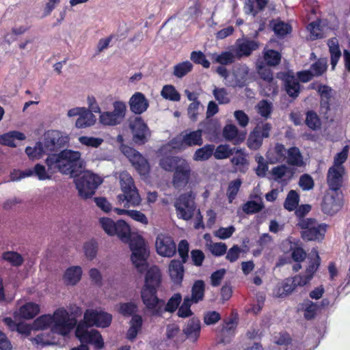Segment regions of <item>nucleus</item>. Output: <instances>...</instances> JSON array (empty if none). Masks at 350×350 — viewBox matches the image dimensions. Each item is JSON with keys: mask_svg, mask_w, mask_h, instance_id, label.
<instances>
[{"mask_svg": "<svg viewBox=\"0 0 350 350\" xmlns=\"http://www.w3.org/2000/svg\"><path fill=\"white\" fill-rule=\"evenodd\" d=\"M99 223L103 230L109 235L116 234L123 242L129 243L132 251L131 260L139 272L147 268V258L149 251L144 239L137 234H131L129 226L124 220L114 222L108 217H102Z\"/></svg>", "mask_w": 350, "mask_h": 350, "instance_id": "obj_1", "label": "nucleus"}, {"mask_svg": "<svg viewBox=\"0 0 350 350\" xmlns=\"http://www.w3.org/2000/svg\"><path fill=\"white\" fill-rule=\"evenodd\" d=\"M111 321L112 316L109 313L101 310H87L84 313L83 321L77 326L76 336L82 343H90L96 349H100L104 346L103 338L98 331L90 327H107Z\"/></svg>", "mask_w": 350, "mask_h": 350, "instance_id": "obj_2", "label": "nucleus"}, {"mask_svg": "<svg viewBox=\"0 0 350 350\" xmlns=\"http://www.w3.org/2000/svg\"><path fill=\"white\" fill-rule=\"evenodd\" d=\"M46 164L51 171L75 176L83 168L84 161L80 152L65 149L58 154H50Z\"/></svg>", "mask_w": 350, "mask_h": 350, "instance_id": "obj_3", "label": "nucleus"}, {"mask_svg": "<svg viewBox=\"0 0 350 350\" xmlns=\"http://www.w3.org/2000/svg\"><path fill=\"white\" fill-rule=\"evenodd\" d=\"M119 178L122 193L118 196V202L120 203L125 202L124 207L139 205L142 198L132 176L127 172L123 171L120 173Z\"/></svg>", "mask_w": 350, "mask_h": 350, "instance_id": "obj_4", "label": "nucleus"}, {"mask_svg": "<svg viewBox=\"0 0 350 350\" xmlns=\"http://www.w3.org/2000/svg\"><path fill=\"white\" fill-rule=\"evenodd\" d=\"M103 183L101 177L90 171L83 172L76 180L79 196L84 200L91 198Z\"/></svg>", "mask_w": 350, "mask_h": 350, "instance_id": "obj_5", "label": "nucleus"}, {"mask_svg": "<svg viewBox=\"0 0 350 350\" xmlns=\"http://www.w3.org/2000/svg\"><path fill=\"white\" fill-rule=\"evenodd\" d=\"M161 273L157 266L150 267L145 277V284L141 291V297L144 305L152 301L157 295V290L160 286Z\"/></svg>", "mask_w": 350, "mask_h": 350, "instance_id": "obj_6", "label": "nucleus"}, {"mask_svg": "<svg viewBox=\"0 0 350 350\" xmlns=\"http://www.w3.org/2000/svg\"><path fill=\"white\" fill-rule=\"evenodd\" d=\"M52 319V332L62 336L67 335L77 325L76 319L71 317L64 308L57 309Z\"/></svg>", "mask_w": 350, "mask_h": 350, "instance_id": "obj_7", "label": "nucleus"}, {"mask_svg": "<svg viewBox=\"0 0 350 350\" xmlns=\"http://www.w3.org/2000/svg\"><path fill=\"white\" fill-rule=\"evenodd\" d=\"M181 299V295L176 293L165 304L163 299L156 296L152 299V301H149L145 306L151 315L161 316L165 312H174L179 306Z\"/></svg>", "mask_w": 350, "mask_h": 350, "instance_id": "obj_8", "label": "nucleus"}, {"mask_svg": "<svg viewBox=\"0 0 350 350\" xmlns=\"http://www.w3.org/2000/svg\"><path fill=\"white\" fill-rule=\"evenodd\" d=\"M297 226L303 230L301 237L306 241H321L324 238L326 225L319 224L315 219H300Z\"/></svg>", "mask_w": 350, "mask_h": 350, "instance_id": "obj_9", "label": "nucleus"}, {"mask_svg": "<svg viewBox=\"0 0 350 350\" xmlns=\"http://www.w3.org/2000/svg\"><path fill=\"white\" fill-rule=\"evenodd\" d=\"M113 111L100 113L99 122L104 126H114L120 124L126 116V105L123 101L116 100L112 104Z\"/></svg>", "mask_w": 350, "mask_h": 350, "instance_id": "obj_10", "label": "nucleus"}, {"mask_svg": "<svg viewBox=\"0 0 350 350\" xmlns=\"http://www.w3.org/2000/svg\"><path fill=\"white\" fill-rule=\"evenodd\" d=\"M202 144V131L201 129L196 131L185 130L179 136L171 141L172 148L178 150H184L187 147L201 146Z\"/></svg>", "mask_w": 350, "mask_h": 350, "instance_id": "obj_11", "label": "nucleus"}, {"mask_svg": "<svg viewBox=\"0 0 350 350\" xmlns=\"http://www.w3.org/2000/svg\"><path fill=\"white\" fill-rule=\"evenodd\" d=\"M177 217L184 220L190 219L196 210L194 196L192 193L181 194L174 203Z\"/></svg>", "mask_w": 350, "mask_h": 350, "instance_id": "obj_12", "label": "nucleus"}, {"mask_svg": "<svg viewBox=\"0 0 350 350\" xmlns=\"http://www.w3.org/2000/svg\"><path fill=\"white\" fill-rule=\"evenodd\" d=\"M272 129L271 124L268 122L258 124L250 132L247 140V147L253 150H258L264 138L269 137V133Z\"/></svg>", "mask_w": 350, "mask_h": 350, "instance_id": "obj_13", "label": "nucleus"}, {"mask_svg": "<svg viewBox=\"0 0 350 350\" xmlns=\"http://www.w3.org/2000/svg\"><path fill=\"white\" fill-rule=\"evenodd\" d=\"M129 126L135 144L142 145L148 142L151 133L141 117H135L134 120H131Z\"/></svg>", "mask_w": 350, "mask_h": 350, "instance_id": "obj_14", "label": "nucleus"}, {"mask_svg": "<svg viewBox=\"0 0 350 350\" xmlns=\"http://www.w3.org/2000/svg\"><path fill=\"white\" fill-rule=\"evenodd\" d=\"M155 247L157 254L163 257H172L176 252V245L173 239L165 234H158Z\"/></svg>", "mask_w": 350, "mask_h": 350, "instance_id": "obj_15", "label": "nucleus"}, {"mask_svg": "<svg viewBox=\"0 0 350 350\" xmlns=\"http://www.w3.org/2000/svg\"><path fill=\"white\" fill-rule=\"evenodd\" d=\"M342 206V198L339 191H332L327 192L323 198L322 211L329 215L337 213Z\"/></svg>", "mask_w": 350, "mask_h": 350, "instance_id": "obj_16", "label": "nucleus"}, {"mask_svg": "<svg viewBox=\"0 0 350 350\" xmlns=\"http://www.w3.org/2000/svg\"><path fill=\"white\" fill-rule=\"evenodd\" d=\"M191 169L189 163L185 159L180 160L178 166L175 167L172 183L174 187H185L189 183Z\"/></svg>", "mask_w": 350, "mask_h": 350, "instance_id": "obj_17", "label": "nucleus"}, {"mask_svg": "<svg viewBox=\"0 0 350 350\" xmlns=\"http://www.w3.org/2000/svg\"><path fill=\"white\" fill-rule=\"evenodd\" d=\"M345 167H330L327 174V183L330 190L338 191L342 185Z\"/></svg>", "mask_w": 350, "mask_h": 350, "instance_id": "obj_18", "label": "nucleus"}, {"mask_svg": "<svg viewBox=\"0 0 350 350\" xmlns=\"http://www.w3.org/2000/svg\"><path fill=\"white\" fill-rule=\"evenodd\" d=\"M222 135L226 141L232 142L234 145L243 143L246 137V132L239 131L236 125L227 124L222 130Z\"/></svg>", "mask_w": 350, "mask_h": 350, "instance_id": "obj_19", "label": "nucleus"}, {"mask_svg": "<svg viewBox=\"0 0 350 350\" xmlns=\"http://www.w3.org/2000/svg\"><path fill=\"white\" fill-rule=\"evenodd\" d=\"M317 91L321 97V113L326 116L330 111L331 99L335 92L331 87L326 85H319L317 88Z\"/></svg>", "mask_w": 350, "mask_h": 350, "instance_id": "obj_20", "label": "nucleus"}, {"mask_svg": "<svg viewBox=\"0 0 350 350\" xmlns=\"http://www.w3.org/2000/svg\"><path fill=\"white\" fill-rule=\"evenodd\" d=\"M259 46L257 41L254 40L243 39L238 40L236 42L234 53L237 58H241L243 56L250 55L252 51L256 50Z\"/></svg>", "mask_w": 350, "mask_h": 350, "instance_id": "obj_21", "label": "nucleus"}, {"mask_svg": "<svg viewBox=\"0 0 350 350\" xmlns=\"http://www.w3.org/2000/svg\"><path fill=\"white\" fill-rule=\"evenodd\" d=\"M129 105L131 112L142 114L148 108L149 103L144 94L137 92L131 96Z\"/></svg>", "mask_w": 350, "mask_h": 350, "instance_id": "obj_22", "label": "nucleus"}, {"mask_svg": "<svg viewBox=\"0 0 350 350\" xmlns=\"http://www.w3.org/2000/svg\"><path fill=\"white\" fill-rule=\"evenodd\" d=\"M66 142V139L57 131H51L46 133L44 138V147L47 151H54L62 147Z\"/></svg>", "mask_w": 350, "mask_h": 350, "instance_id": "obj_23", "label": "nucleus"}, {"mask_svg": "<svg viewBox=\"0 0 350 350\" xmlns=\"http://www.w3.org/2000/svg\"><path fill=\"white\" fill-rule=\"evenodd\" d=\"M308 258L310 259L309 265L306 270V274L301 275L302 281L306 285L313 278L314 274L318 270L320 265V257L317 250L313 249L309 254Z\"/></svg>", "mask_w": 350, "mask_h": 350, "instance_id": "obj_24", "label": "nucleus"}, {"mask_svg": "<svg viewBox=\"0 0 350 350\" xmlns=\"http://www.w3.org/2000/svg\"><path fill=\"white\" fill-rule=\"evenodd\" d=\"M40 310V305L34 302H27L14 312V317L25 320L33 319Z\"/></svg>", "mask_w": 350, "mask_h": 350, "instance_id": "obj_25", "label": "nucleus"}, {"mask_svg": "<svg viewBox=\"0 0 350 350\" xmlns=\"http://www.w3.org/2000/svg\"><path fill=\"white\" fill-rule=\"evenodd\" d=\"M183 263V261L172 260L169 265L170 276L174 284H180L183 281L184 275Z\"/></svg>", "mask_w": 350, "mask_h": 350, "instance_id": "obj_26", "label": "nucleus"}, {"mask_svg": "<svg viewBox=\"0 0 350 350\" xmlns=\"http://www.w3.org/2000/svg\"><path fill=\"white\" fill-rule=\"evenodd\" d=\"M271 175L275 181L286 183L292 178L293 172L290 167L281 165L272 168Z\"/></svg>", "mask_w": 350, "mask_h": 350, "instance_id": "obj_27", "label": "nucleus"}, {"mask_svg": "<svg viewBox=\"0 0 350 350\" xmlns=\"http://www.w3.org/2000/svg\"><path fill=\"white\" fill-rule=\"evenodd\" d=\"M258 74L260 78L268 83L269 90L266 92L268 96H273L277 94L278 87L273 81V73L270 68L265 67H260L258 69Z\"/></svg>", "mask_w": 350, "mask_h": 350, "instance_id": "obj_28", "label": "nucleus"}, {"mask_svg": "<svg viewBox=\"0 0 350 350\" xmlns=\"http://www.w3.org/2000/svg\"><path fill=\"white\" fill-rule=\"evenodd\" d=\"M96 120V118L92 112L84 107L76 120L75 126L79 129L89 127L94 125Z\"/></svg>", "mask_w": 350, "mask_h": 350, "instance_id": "obj_29", "label": "nucleus"}, {"mask_svg": "<svg viewBox=\"0 0 350 350\" xmlns=\"http://www.w3.org/2000/svg\"><path fill=\"white\" fill-rule=\"evenodd\" d=\"M82 269L79 266L68 268L64 275V282L69 285L76 284L81 278Z\"/></svg>", "mask_w": 350, "mask_h": 350, "instance_id": "obj_30", "label": "nucleus"}, {"mask_svg": "<svg viewBox=\"0 0 350 350\" xmlns=\"http://www.w3.org/2000/svg\"><path fill=\"white\" fill-rule=\"evenodd\" d=\"M285 90L288 95L293 98L298 96L300 91V84L298 79L293 75H287L284 79Z\"/></svg>", "mask_w": 350, "mask_h": 350, "instance_id": "obj_31", "label": "nucleus"}, {"mask_svg": "<svg viewBox=\"0 0 350 350\" xmlns=\"http://www.w3.org/2000/svg\"><path fill=\"white\" fill-rule=\"evenodd\" d=\"M183 332L186 336L192 341H196L200 335V322L198 319L189 320L184 328Z\"/></svg>", "mask_w": 350, "mask_h": 350, "instance_id": "obj_32", "label": "nucleus"}, {"mask_svg": "<svg viewBox=\"0 0 350 350\" xmlns=\"http://www.w3.org/2000/svg\"><path fill=\"white\" fill-rule=\"evenodd\" d=\"M327 45L329 46V50L331 55L332 69L334 70L341 56V52L339 48L338 41L337 38H332L328 40Z\"/></svg>", "mask_w": 350, "mask_h": 350, "instance_id": "obj_33", "label": "nucleus"}, {"mask_svg": "<svg viewBox=\"0 0 350 350\" xmlns=\"http://www.w3.org/2000/svg\"><path fill=\"white\" fill-rule=\"evenodd\" d=\"M130 161L140 175L145 176L148 174L150 170L149 164L139 152Z\"/></svg>", "mask_w": 350, "mask_h": 350, "instance_id": "obj_34", "label": "nucleus"}, {"mask_svg": "<svg viewBox=\"0 0 350 350\" xmlns=\"http://www.w3.org/2000/svg\"><path fill=\"white\" fill-rule=\"evenodd\" d=\"M237 327V322L234 319H230L224 325L220 330L219 336L221 342H228L230 338L234 335Z\"/></svg>", "mask_w": 350, "mask_h": 350, "instance_id": "obj_35", "label": "nucleus"}, {"mask_svg": "<svg viewBox=\"0 0 350 350\" xmlns=\"http://www.w3.org/2000/svg\"><path fill=\"white\" fill-rule=\"evenodd\" d=\"M25 139V135L18 131H10L0 135V144L10 147H16V145L14 142L15 139L23 140Z\"/></svg>", "mask_w": 350, "mask_h": 350, "instance_id": "obj_36", "label": "nucleus"}, {"mask_svg": "<svg viewBox=\"0 0 350 350\" xmlns=\"http://www.w3.org/2000/svg\"><path fill=\"white\" fill-rule=\"evenodd\" d=\"M205 284L202 280H197L193 284L191 288V296L189 299L193 303L196 304L204 298Z\"/></svg>", "mask_w": 350, "mask_h": 350, "instance_id": "obj_37", "label": "nucleus"}, {"mask_svg": "<svg viewBox=\"0 0 350 350\" xmlns=\"http://www.w3.org/2000/svg\"><path fill=\"white\" fill-rule=\"evenodd\" d=\"M282 284L283 286V291L286 292V296L291 293L297 286L305 285L302 281L301 275H296L293 278H286Z\"/></svg>", "mask_w": 350, "mask_h": 350, "instance_id": "obj_38", "label": "nucleus"}, {"mask_svg": "<svg viewBox=\"0 0 350 350\" xmlns=\"http://www.w3.org/2000/svg\"><path fill=\"white\" fill-rule=\"evenodd\" d=\"M214 150V145L206 144L195 151L193 159L196 161H206L213 155Z\"/></svg>", "mask_w": 350, "mask_h": 350, "instance_id": "obj_39", "label": "nucleus"}, {"mask_svg": "<svg viewBox=\"0 0 350 350\" xmlns=\"http://www.w3.org/2000/svg\"><path fill=\"white\" fill-rule=\"evenodd\" d=\"M142 325V318L140 315H133L130 321V327L127 332V338L132 340L137 335L138 332L141 329Z\"/></svg>", "mask_w": 350, "mask_h": 350, "instance_id": "obj_40", "label": "nucleus"}, {"mask_svg": "<svg viewBox=\"0 0 350 350\" xmlns=\"http://www.w3.org/2000/svg\"><path fill=\"white\" fill-rule=\"evenodd\" d=\"M236 154L240 153V155L233 157L231 159V163L236 167V170L242 172H245L247 168L248 162L244 155L242 149H237L234 150Z\"/></svg>", "mask_w": 350, "mask_h": 350, "instance_id": "obj_41", "label": "nucleus"}, {"mask_svg": "<svg viewBox=\"0 0 350 350\" xmlns=\"http://www.w3.org/2000/svg\"><path fill=\"white\" fill-rule=\"evenodd\" d=\"M319 306L317 304L310 300H304L301 304V310L304 311V316L307 320H311L314 318Z\"/></svg>", "mask_w": 350, "mask_h": 350, "instance_id": "obj_42", "label": "nucleus"}, {"mask_svg": "<svg viewBox=\"0 0 350 350\" xmlns=\"http://www.w3.org/2000/svg\"><path fill=\"white\" fill-rule=\"evenodd\" d=\"M287 162L294 166L300 167L303 165L301 154L297 147H292L287 150Z\"/></svg>", "mask_w": 350, "mask_h": 350, "instance_id": "obj_43", "label": "nucleus"}, {"mask_svg": "<svg viewBox=\"0 0 350 350\" xmlns=\"http://www.w3.org/2000/svg\"><path fill=\"white\" fill-rule=\"evenodd\" d=\"M258 200H250L242 206L243 211L246 214H254L260 212L264 208V204L261 198Z\"/></svg>", "mask_w": 350, "mask_h": 350, "instance_id": "obj_44", "label": "nucleus"}, {"mask_svg": "<svg viewBox=\"0 0 350 350\" xmlns=\"http://www.w3.org/2000/svg\"><path fill=\"white\" fill-rule=\"evenodd\" d=\"M214 61L221 65H228L234 62L236 55L234 51H224L221 54L213 53L212 55Z\"/></svg>", "mask_w": 350, "mask_h": 350, "instance_id": "obj_45", "label": "nucleus"}, {"mask_svg": "<svg viewBox=\"0 0 350 350\" xmlns=\"http://www.w3.org/2000/svg\"><path fill=\"white\" fill-rule=\"evenodd\" d=\"M221 130L219 120L216 119H206L204 123V132L212 136H216Z\"/></svg>", "mask_w": 350, "mask_h": 350, "instance_id": "obj_46", "label": "nucleus"}, {"mask_svg": "<svg viewBox=\"0 0 350 350\" xmlns=\"http://www.w3.org/2000/svg\"><path fill=\"white\" fill-rule=\"evenodd\" d=\"M193 64L189 61L183 62L174 66L173 75L177 78H183L191 71Z\"/></svg>", "mask_w": 350, "mask_h": 350, "instance_id": "obj_47", "label": "nucleus"}, {"mask_svg": "<svg viewBox=\"0 0 350 350\" xmlns=\"http://www.w3.org/2000/svg\"><path fill=\"white\" fill-rule=\"evenodd\" d=\"M213 151V155L217 159H224L232 155L234 152L235 148H231L228 144L219 145Z\"/></svg>", "mask_w": 350, "mask_h": 350, "instance_id": "obj_48", "label": "nucleus"}, {"mask_svg": "<svg viewBox=\"0 0 350 350\" xmlns=\"http://www.w3.org/2000/svg\"><path fill=\"white\" fill-rule=\"evenodd\" d=\"M241 184L242 181L240 178L235 179L229 183L226 191V196L229 203H232L235 199Z\"/></svg>", "mask_w": 350, "mask_h": 350, "instance_id": "obj_49", "label": "nucleus"}, {"mask_svg": "<svg viewBox=\"0 0 350 350\" xmlns=\"http://www.w3.org/2000/svg\"><path fill=\"white\" fill-rule=\"evenodd\" d=\"M299 201V196L297 191L295 190H291L284 201V206L289 211H294L297 207Z\"/></svg>", "mask_w": 350, "mask_h": 350, "instance_id": "obj_50", "label": "nucleus"}, {"mask_svg": "<svg viewBox=\"0 0 350 350\" xmlns=\"http://www.w3.org/2000/svg\"><path fill=\"white\" fill-rule=\"evenodd\" d=\"M47 150L41 142H37L33 148L27 147L25 152L31 159H40Z\"/></svg>", "mask_w": 350, "mask_h": 350, "instance_id": "obj_51", "label": "nucleus"}, {"mask_svg": "<svg viewBox=\"0 0 350 350\" xmlns=\"http://www.w3.org/2000/svg\"><path fill=\"white\" fill-rule=\"evenodd\" d=\"M33 327L36 329H45L48 327L52 329V315L44 314L37 318L33 322Z\"/></svg>", "mask_w": 350, "mask_h": 350, "instance_id": "obj_52", "label": "nucleus"}, {"mask_svg": "<svg viewBox=\"0 0 350 350\" xmlns=\"http://www.w3.org/2000/svg\"><path fill=\"white\" fill-rule=\"evenodd\" d=\"M46 170L45 166L41 164H36L34 166V176H36L40 180H50L52 177V174L55 173V171H51L49 169Z\"/></svg>", "mask_w": 350, "mask_h": 350, "instance_id": "obj_53", "label": "nucleus"}, {"mask_svg": "<svg viewBox=\"0 0 350 350\" xmlns=\"http://www.w3.org/2000/svg\"><path fill=\"white\" fill-rule=\"evenodd\" d=\"M161 94L164 98L170 100L179 101L180 99L179 93L176 91L175 88L171 85L163 86Z\"/></svg>", "mask_w": 350, "mask_h": 350, "instance_id": "obj_54", "label": "nucleus"}, {"mask_svg": "<svg viewBox=\"0 0 350 350\" xmlns=\"http://www.w3.org/2000/svg\"><path fill=\"white\" fill-rule=\"evenodd\" d=\"M2 258L12 266L18 267L23 264V258L16 252H6L2 255Z\"/></svg>", "mask_w": 350, "mask_h": 350, "instance_id": "obj_55", "label": "nucleus"}, {"mask_svg": "<svg viewBox=\"0 0 350 350\" xmlns=\"http://www.w3.org/2000/svg\"><path fill=\"white\" fill-rule=\"evenodd\" d=\"M264 59L268 65L276 66L280 62L281 55L275 50L269 49L264 53Z\"/></svg>", "mask_w": 350, "mask_h": 350, "instance_id": "obj_56", "label": "nucleus"}, {"mask_svg": "<svg viewBox=\"0 0 350 350\" xmlns=\"http://www.w3.org/2000/svg\"><path fill=\"white\" fill-rule=\"evenodd\" d=\"M180 160L185 159L178 157H165L161 160L160 165L165 170L171 171L176 166H178Z\"/></svg>", "mask_w": 350, "mask_h": 350, "instance_id": "obj_57", "label": "nucleus"}, {"mask_svg": "<svg viewBox=\"0 0 350 350\" xmlns=\"http://www.w3.org/2000/svg\"><path fill=\"white\" fill-rule=\"evenodd\" d=\"M327 64L325 59H319L310 66V70L314 77L322 75L327 70Z\"/></svg>", "mask_w": 350, "mask_h": 350, "instance_id": "obj_58", "label": "nucleus"}, {"mask_svg": "<svg viewBox=\"0 0 350 350\" xmlns=\"http://www.w3.org/2000/svg\"><path fill=\"white\" fill-rule=\"evenodd\" d=\"M273 29L275 33L280 37H284L291 31V26L282 21H273Z\"/></svg>", "mask_w": 350, "mask_h": 350, "instance_id": "obj_59", "label": "nucleus"}, {"mask_svg": "<svg viewBox=\"0 0 350 350\" xmlns=\"http://www.w3.org/2000/svg\"><path fill=\"white\" fill-rule=\"evenodd\" d=\"M255 161L258 163V166L255 169L256 174L260 177H264L268 170V163L260 154L255 156Z\"/></svg>", "mask_w": 350, "mask_h": 350, "instance_id": "obj_60", "label": "nucleus"}, {"mask_svg": "<svg viewBox=\"0 0 350 350\" xmlns=\"http://www.w3.org/2000/svg\"><path fill=\"white\" fill-rule=\"evenodd\" d=\"M291 245V257L294 261L297 262H301L306 258V253L304 250L300 247H297L295 244H293L292 242L289 241Z\"/></svg>", "mask_w": 350, "mask_h": 350, "instance_id": "obj_61", "label": "nucleus"}, {"mask_svg": "<svg viewBox=\"0 0 350 350\" xmlns=\"http://www.w3.org/2000/svg\"><path fill=\"white\" fill-rule=\"evenodd\" d=\"M349 146H345L341 152L337 153L334 159V163L332 167H345L343 163L346 161L348 157Z\"/></svg>", "mask_w": 350, "mask_h": 350, "instance_id": "obj_62", "label": "nucleus"}, {"mask_svg": "<svg viewBox=\"0 0 350 350\" xmlns=\"http://www.w3.org/2000/svg\"><path fill=\"white\" fill-rule=\"evenodd\" d=\"M193 303L189 299V297H185L183 303L178 310V316L181 318H187L192 315L191 306Z\"/></svg>", "mask_w": 350, "mask_h": 350, "instance_id": "obj_63", "label": "nucleus"}, {"mask_svg": "<svg viewBox=\"0 0 350 350\" xmlns=\"http://www.w3.org/2000/svg\"><path fill=\"white\" fill-rule=\"evenodd\" d=\"M213 94L219 104H227L230 102L228 94L225 88H215Z\"/></svg>", "mask_w": 350, "mask_h": 350, "instance_id": "obj_64", "label": "nucleus"}]
</instances>
